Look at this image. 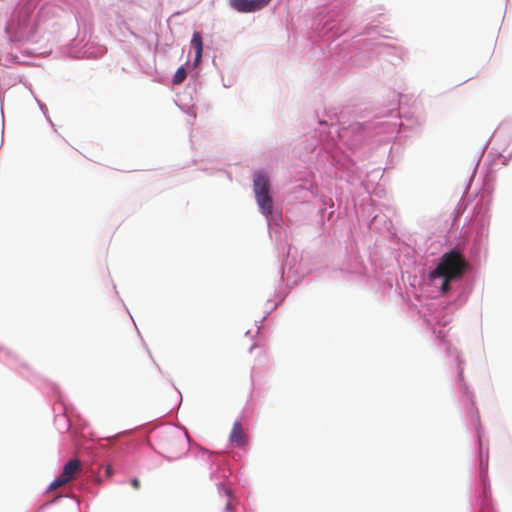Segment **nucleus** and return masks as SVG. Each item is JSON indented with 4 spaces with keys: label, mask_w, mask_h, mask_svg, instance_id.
I'll return each instance as SVG.
<instances>
[{
    "label": "nucleus",
    "mask_w": 512,
    "mask_h": 512,
    "mask_svg": "<svg viewBox=\"0 0 512 512\" xmlns=\"http://www.w3.org/2000/svg\"><path fill=\"white\" fill-rule=\"evenodd\" d=\"M392 106L375 115L366 122H354L346 127L319 121L318 127L305 136L297 146L296 154L303 161H315L316 169L329 177H350L356 173L355 162L342 151L341 145L356 151L367 136L379 137L378 141L391 139L401 128L410 129L414 124H421L422 118L402 114L401 97L392 93Z\"/></svg>",
    "instance_id": "obj_1"
},
{
    "label": "nucleus",
    "mask_w": 512,
    "mask_h": 512,
    "mask_svg": "<svg viewBox=\"0 0 512 512\" xmlns=\"http://www.w3.org/2000/svg\"><path fill=\"white\" fill-rule=\"evenodd\" d=\"M467 267L468 263L459 251L451 250L443 254L427 277L426 285L433 298L425 303L418 298V303L413 304L419 316L440 340H444L446 336L444 328L451 322L452 315L449 308L443 306L436 298L456 289Z\"/></svg>",
    "instance_id": "obj_2"
},
{
    "label": "nucleus",
    "mask_w": 512,
    "mask_h": 512,
    "mask_svg": "<svg viewBox=\"0 0 512 512\" xmlns=\"http://www.w3.org/2000/svg\"><path fill=\"white\" fill-rule=\"evenodd\" d=\"M5 32L12 43L36 42V24L27 13L14 14L7 23Z\"/></svg>",
    "instance_id": "obj_3"
},
{
    "label": "nucleus",
    "mask_w": 512,
    "mask_h": 512,
    "mask_svg": "<svg viewBox=\"0 0 512 512\" xmlns=\"http://www.w3.org/2000/svg\"><path fill=\"white\" fill-rule=\"evenodd\" d=\"M253 189L260 212L265 218L274 213H282L274 204L270 191V180L264 171L259 170L254 173Z\"/></svg>",
    "instance_id": "obj_4"
},
{
    "label": "nucleus",
    "mask_w": 512,
    "mask_h": 512,
    "mask_svg": "<svg viewBox=\"0 0 512 512\" xmlns=\"http://www.w3.org/2000/svg\"><path fill=\"white\" fill-rule=\"evenodd\" d=\"M473 222L476 225V233L473 239V245L470 249V256L476 259L487 247L489 226L488 208L483 205H477L474 209Z\"/></svg>",
    "instance_id": "obj_5"
},
{
    "label": "nucleus",
    "mask_w": 512,
    "mask_h": 512,
    "mask_svg": "<svg viewBox=\"0 0 512 512\" xmlns=\"http://www.w3.org/2000/svg\"><path fill=\"white\" fill-rule=\"evenodd\" d=\"M365 35H367V38H363L361 40L357 41V44L359 45V53L352 55L349 58L350 63L353 66H365L368 63V58L366 56L367 53L370 52H377L382 53L388 46L382 42L379 41L375 35H380L378 31H376L375 27H368L366 28Z\"/></svg>",
    "instance_id": "obj_6"
},
{
    "label": "nucleus",
    "mask_w": 512,
    "mask_h": 512,
    "mask_svg": "<svg viewBox=\"0 0 512 512\" xmlns=\"http://www.w3.org/2000/svg\"><path fill=\"white\" fill-rule=\"evenodd\" d=\"M293 193L296 195L297 199L302 201H308L311 197H320L323 205H330L331 207L334 205L331 198H326L319 195L318 187L315 184L314 175L300 178L297 184L293 187Z\"/></svg>",
    "instance_id": "obj_7"
},
{
    "label": "nucleus",
    "mask_w": 512,
    "mask_h": 512,
    "mask_svg": "<svg viewBox=\"0 0 512 512\" xmlns=\"http://www.w3.org/2000/svg\"><path fill=\"white\" fill-rule=\"evenodd\" d=\"M81 42H83V40H80L79 36L72 40L68 50V53L71 57L97 59L106 53V48L104 46L90 40H87L83 44V47L78 49V46Z\"/></svg>",
    "instance_id": "obj_8"
},
{
    "label": "nucleus",
    "mask_w": 512,
    "mask_h": 512,
    "mask_svg": "<svg viewBox=\"0 0 512 512\" xmlns=\"http://www.w3.org/2000/svg\"><path fill=\"white\" fill-rule=\"evenodd\" d=\"M321 25L320 33L327 37V40L338 37L346 30V23L343 19L334 20L330 17H325L317 24V29Z\"/></svg>",
    "instance_id": "obj_9"
},
{
    "label": "nucleus",
    "mask_w": 512,
    "mask_h": 512,
    "mask_svg": "<svg viewBox=\"0 0 512 512\" xmlns=\"http://www.w3.org/2000/svg\"><path fill=\"white\" fill-rule=\"evenodd\" d=\"M80 469V461L78 459H71L64 465L61 474L51 483L49 489L55 490L72 481L74 479L75 473L79 472Z\"/></svg>",
    "instance_id": "obj_10"
},
{
    "label": "nucleus",
    "mask_w": 512,
    "mask_h": 512,
    "mask_svg": "<svg viewBox=\"0 0 512 512\" xmlns=\"http://www.w3.org/2000/svg\"><path fill=\"white\" fill-rule=\"evenodd\" d=\"M268 230L270 237L275 239L276 242H279L280 247L283 252L286 250V245L283 243V229H282V213H274L272 216H268L266 218Z\"/></svg>",
    "instance_id": "obj_11"
},
{
    "label": "nucleus",
    "mask_w": 512,
    "mask_h": 512,
    "mask_svg": "<svg viewBox=\"0 0 512 512\" xmlns=\"http://www.w3.org/2000/svg\"><path fill=\"white\" fill-rule=\"evenodd\" d=\"M271 0H230V6L240 13L256 12L264 8Z\"/></svg>",
    "instance_id": "obj_12"
},
{
    "label": "nucleus",
    "mask_w": 512,
    "mask_h": 512,
    "mask_svg": "<svg viewBox=\"0 0 512 512\" xmlns=\"http://www.w3.org/2000/svg\"><path fill=\"white\" fill-rule=\"evenodd\" d=\"M491 140L510 142L512 140V121L502 122L492 134Z\"/></svg>",
    "instance_id": "obj_13"
},
{
    "label": "nucleus",
    "mask_w": 512,
    "mask_h": 512,
    "mask_svg": "<svg viewBox=\"0 0 512 512\" xmlns=\"http://www.w3.org/2000/svg\"><path fill=\"white\" fill-rule=\"evenodd\" d=\"M230 442L236 446H244L248 443V437L239 422L234 423L230 434Z\"/></svg>",
    "instance_id": "obj_14"
},
{
    "label": "nucleus",
    "mask_w": 512,
    "mask_h": 512,
    "mask_svg": "<svg viewBox=\"0 0 512 512\" xmlns=\"http://www.w3.org/2000/svg\"><path fill=\"white\" fill-rule=\"evenodd\" d=\"M343 270L356 276H362L366 274V267L357 256H353L350 262L343 268Z\"/></svg>",
    "instance_id": "obj_15"
},
{
    "label": "nucleus",
    "mask_w": 512,
    "mask_h": 512,
    "mask_svg": "<svg viewBox=\"0 0 512 512\" xmlns=\"http://www.w3.org/2000/svg\"><path fill=\"white\" fill-rule=\"evenodd\" d=\"M290 252H291V249L288 248V250L286 252L287 257L281 267V278L282 279H285V277H286L287 280H289L291 275H294L298 272L297 270L293 269V263H295V259L290 258Z\"/></svg>",
    "instance_id": "obj_16"
},
{
    "label": "nucleus",
    "mask_w": 512,
    "mask_h": 512,
    "mask_svg": "<svg viewBox=\"0 0 512 512\" xmlns=\"http://www.w3.org/2000/svg\"><path fill=\"white\" fill-rule=\"evenodd\" d=\"M191 46L195 50V64H197L203 53V41L199 32H194L191 39Z\"/></svg>",
    "instance_id": "obj_17"
},
{
    "label": "nucleus",
    "mask_w": 512,
    "mask_h": 512,
    "mask_svg": "<svg viewBox=\"0 0 512 512\" xmlns=\"http://www.w3.org/2000/svg\"><path fill=\"white\" fill-rule=\"evenodd\" d=\"M446 353L448 356L454 357L455 361L458 364V376L459 379L463 378V368L461 367L462 361L460 359V354L455 347H452L451 344H446Z\"/></svg>",
    "instance_id": "obj_18"
},
{
    "label": "nucleus",
    "mask_w": 512,
    "mask_h": 512,
    "mask_svg": "<svg viewBox=\"0 0 512 512\" xmlns=\"http://www.w3.org/2000/svg\"><path fill=\"white\" fill-rule=\"evenodd\" d=\"M186 76H187V71H186L185 67L184 66H180L176 70V72H175V74L173 76L172 83L174 85L181 84L185 80Z\"/></svg>",
    "instance_id": "obj_19"
},
{
    "label": "nucleus",
    "mask_w": 512,
    "mask_h": 512,
    "mask_svg": "<svg viewBox=\"0 0 512 512\" xmlns=\"http://www.w3.org/2000/svg\"><path fill=\"white\" fill-rule=\"evenodd\" d=\"M0 360L6 362L8 365L14 366L16 356L12 354L10 351L0 348Z\"/></svg>",
    "instance_id": "obj_20"
},
{
    "label": "nucleus",
    "mask_w": 512,
    "mask_h": 512,
    "mask_svg": "<svg viewBox=\"0 0 512 512\" xmlns=\"http://www.w3.org/2000/svg\"><path fill=\"white\" fill-rule=\"evenodd\" d=\"M18 59L17 56L12 54H6L5 56L0 57V63L3 62L4 66H8L9 63L16 62Z\"/></svg>",
    "instance_id": "obj_21"
},
{
    "label": "nucleus",
    "mask_w": 512,
    "mask_h": 512,
    "mask_svg": "<svg viewBox=\"0 0 512 512\" xmlns=\"http://www.w3.org/2000/svg\"><path fill=\"white\" fill-rule=\"evenodd\" d=\"M36 101H37V103H38V105H39V107H40V110H41V111L43 112V114L45 115L46 119L49 121V123H50L51 125H53V122L51 121V119H50V118H49V116L47 115V111H48V109H47L46 105H45L44 103H42L41 101H39L38 99H36Z\"/></svg>",
    "instance_id": "obj_22"
},
{
    "label": "nucleus",
    "mask_w": 512,
    "mask_h": 512,
    "mask_svg": "<svg viewBox=\"0 0 512 512\" xmlns=\"http://www.w3.org/2000/svg\"><path fill=\"white\" fill-rule=\"evenodd\" d=\"M130 484H131L132 488L135 490H138L141 487L140 479L137 477L132 478L130 481Z\"/></svg>",
    "instance_id": "obj_23"
},
{
    "label": "nucleus",
    "mask_w": 512,
    "mask_h": 512,
    "mask_svg": "<svg viewBox=\"0 0 512 512\" xmlns=\"http://www.w3.org/2000/svg\"><path fill=\"white\" fill-rule=\"evenodd\" d=\"M282 300H283V298H281L278 302L274 303V304L270 307L269 311H267L266 315L262 318L261 323H262V322L267 318V316H268V315H269V314H270V313H271V312H272V311H273V310H274V309L279 305V303H280Z\"/></svg>",
    "instance_id": "obj_24"
},
{
    "label": "nucleus",
    "mask_w": 512,
    "mask_h": 512,
    "mask_svg": "<svg viewBox=\"0 0 512 512\" xmlns=\"http://www.w3.org/2000/svg\"><path fill=\"white\" fill-rule=\"evenodd\" d=\"M79 39H80V40H83V42H81V43L79 44L78 49L82 48V47H83V44L87 41V40L85 39V37H83V38H80V37H79Z\"/></svg>",
    "instance_id": "obj_25"
},
{
    "label": "nucleus",
    "mask_w": 512,
    "mask_h": 512,
    "mask_svg": "<svg viewBox=\"0 0 512 512\" xmlns=\"http://www.w3.org/2000/svg\"><path fill=\"white\" fill-rule=\"evenodd\" d=\"M325 210H326V208H325V207H324V208H320V209H319L318 213H319V215H320L321 217L323 216V214H324Z\"/></svg>",
    "instance_id": "obj_26"
},
{
    "label": "nucleus",
    "mask_w": 512,
    "mask_h": 512,
    "mask_svg": "<svg viewBox=\"0 0 512 512\" xmlns=\"http://www.w3.org/2000/svg\"><path fill=\"white\" fill-rule=\"evenodd\" d=\"M254 376H255V370L253 369L252 372H251V378L252 380L254 379Z\"/></svg>",
    "instance_id": "obj_27"
},
{
    "label": "nucleus",
    "mask_w": 512,
    "mask_h": 512,
    "mask_svg": "<svg viewBox=\"0 0 512 512\" xmlns=\"http://www.w3.org/2000/svg\"><path fill=\"white\" fill-rule=\"evenodd\" d=\"M255 348V345H252L249 349V352H252V350Z\"/></svg>",
    "instance_id": "obj_28"
},
{
    "label": "nucleus",
    "mask_w": 512,
    "mask_h": 512,
    "mask_svg": "<svg viewBox=\"0 0 512 512\" xmlns=\"http://www.w3.org/2000/svg\"><path fill=\"white\" fill-rule=\"evenodd\" d=\"M62 416H68V411L65 410V412L62 414Z\"/></svg>",
    "instance_id": "obj_29"
},
{
    "label": "nucleus",
    "mask_w": 512,
    "mask_h": 512,
    "mask_svg": "<svg viewBox=\"0 0 512 512\" xmlns=\"http://www.w3.org/2000/svg\"><path fill=\"white\" fill-rule=\"evenodd\" d=\"M226 508H227L228 510H230V509H231V504H229V503H228V504H227V506H226Z\"/></svg>",
    "instance_id": "obj_30"
},
{
    "label": "nucleus",
    "mask_w": 512,
    "mask_h": 512,
    "mask_svg": "<svg viewBox=\"0 0 512 512\" xmlns=\"http://www.w3.org/2000/svg\"><path fill=\"white\" fill-rule=\"evenodd\" d=\"M332 215H333V211H332V212H330L329 217H328V220H330V218H331V216H332Z\"/></svg>",
    "instance_id": "obj_31"
}]
</instances>
